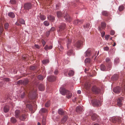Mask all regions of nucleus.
Here are the masks:
<instances>
[{
	"instance_id": "nucleus-1",
	"label": "nucleus",
	"mask_w": 125,
	"mask_h": 125,
	"mask_svg": "<svg viewBox=\"0 0 125 125\" xmlns=\"http://www.w3.org/2000/svg\"><path fill=\"white\" fill-rule=\"evenodd\" d=\"M25 92L23 93V94H21V98H23L24 96L27 94H28L29 96H30L33 93H35L36 90L35 89H33L32 88H31L29 86L27 87L25 89Z\"/></svg>"
},
{
	"instance_id": "nucleus-2",
	"label": "nucleus",
	"mask_w": 125,
	"mask_h": 125,
	"mask_svg": "<svg viewBox=\"0 0 125 125\" xmlns=\"http://www.w3.org/2000/svg\"><path fill=\"white\" fill-rule=\"evenodd\" d=\"M67 39L68 40V42L67 44V48L68 49H70L67 52V54L68 55H70L73 54V51L72 49V47L70 46V44L71 42V40L67 38Z\"/></svg>"
},
{
	"instance_id": "nucleus-3",
	"label": "nucleus",
	"mask_w": 125,
	"mask_h": 125,
	"mask_svg": "<svg viewBox=\"0 0 125 125\" xmlns=\"http://www.w3.org/2000/svg\"><path fill=\"white\" fill-rule=\"evenodd\" d=\"M92 103L94 106H99L101 105V102L96 98L92 100Z\"/></svg>"
},
{
	"instance_id": "nucleus-4",
	"label": "nucleus",
	"mask_w": 125,
	"mask_h": 125,
	"mask_svg": "<svg viewBox=\"0 0 125 125\" xmlns=\"http://www.w3.org/2000/svg\"><path fill=\"white\" fill-rule=\"evenodd\" d=\"M106 65L108 67L107 71H109L111 68V62L110 59L108 57L106 58L105 59Z\"/></svg>"
},
{
	"instance_id": "nucleus-5",
	"label": "nucleus",
	"mask_w": 125,
	"mask_h": 125,
	"mask_svg": "<svg viewBox=\"0 0 125 125\" xmlns=\"http://www.w3.org/2000/svg\"><path fill=\"white\" fill-rule=\"evenodd\" d=\"M64 17L66 21L67 22H70L72 20L71 18L66 12L65 15L64 16Z\"/></svg>"
},
{
	"instance_id": "nucleus-6",
	"label": "nucleus",
	"mask_w": 125,
	"mask_h": 125,
	"mask_svg": "<svg viewBox=\"0 0 125 125\" xmlns=\"http://www.w3.org/2000/svg\"><path fill=\"white\" fill-rule=\"evenodd\" d=\"M123 98L121 97L119 98L117 100V104L119 107L122 105V103L123 101Z\"/></svg>"
},
{
	"instance_id": "nucleus-7",
	"label": "nucleus",
	"mask_w": 125,
	"mask_h": 125,
	"mask_svg": "<svg viewBox=\"0 0 125 125\" xmlns=\"http://www.w3.org/2000/svg\"><path fill=\"white\" fill-rule=\"evenodd\" d=\"M61 93L62 95H65L67 93L68 91L66 90L64 88L61 87L60 89Z\"/></svg>"
},
{
	"instance_id": "nucleus-8",
	"label": "nucleus",
	"mask_w": 125,
	"mask_h": 125,
	"mask_svg": "<svg viewBox=\"0 0 125 125\" xmlns=\"http://www.w3.org/2000/svg\"><path fill=\"white\" fill-rule=\"evenodd\" d=\"M83 22V20H79L77 19L75 20L73 22V23L75 25H78L81 24Z\"/></svg>"
},
{
	"instance_id": "nucleus-9",
	"label": "nucleus",
	"mask_w": 125,
	"mask_h": 125,
	"mask_svg": "<svg viewBox=\"0 0 125 125\" xmlns=\"http://www.w3.org/2000/svg\"><path fill=\"white\" fill-rule=\"evenodd\" d=\"M93 92L95 94H98L100 91V90L96 86H94L92 89Z\"/></svg>"
},
{
	"instance_id": "nucleus-10",
	"label": "nucleus",
	"mask_w": 125,
	"mask_h": 125,
	"mask_svg": "<svg viewBox=\"0 0 125 125\" xmlns=\"http://www.w3.org/2000/svg\"><path fill=\"white\" fill-rule=\"evenodd\" d=\"M91 26L89 23L85 24L83 25V27L86 31H88L90 28Z\"/></svg>"
},
{
	"instance_id": "nucleus-11",
	"label": "nucleus",
	"mask_w": 125,
	"mask_h": 125,
	"mask_svg": "<svg viewBox=\"0 0 125 125\" xmlns=\"http://www.w3.org/2000/svg\"><path fill=\"white\" fill-rule=\"evenodd\" d=\"M83 42L81 41H78L77 42L75 46L77 48H79L82 45Z\"/></svg>"
},
{
	"instance_id": "nucleus-12",
	"label": "nucleus",
	"mask_w": 125,
	"mask_h": 125,
	"mask_svg": "<svg viewBox=\"0 0 125 125\" xmlns=\"http://www.w3.org/2000/svg\"><path fill=\"white\" fill-rule=\"evenodd\" d=\"M56 77L53 76H50L48 77L47 80L49 82H52L55 81L56 80Z\"/></svg>"
},
{
	"instance_id": "nucleus-13",
	"label": "nucleus",
	"mask_w": 125,
	"mask_h": 125,
	"mask_svg": "<svg viewBox=\"0 0 125 125\" xmlns=\"http://www.w3.org/2000/svg\"><path fill=\"white\" fill-rule=\"evenodd\" d=\"M121 90V88L119 86L113 89V92L115 93L118 94L120 93Z\"/></svg>"
},
{
	"instance_id": "nucleus-14",
	"label": "nucleus",
	"mask_w": 125,
	"mask_h": 125,
	"mask_svg": "<svg viewBox=\"0 0 125 125\" xmlns=\"http://www.w3.org/2000/svg\"><path fill=\"white\" fill-rule=\"evenodd\" d=\"M106 25L105 23L104 22H102L101 24V27H99V29L100 31H102V29H104L106 27Z\"/></svg>"
},
{
	"instance_id": "nucleus-15",
	"label": "nucleus",
	"mask_w": 125,
	"mask_h": 125,
	"mask_svg": "<svg viewBox=\"0 0 125 125\" xmlns=\"http://www.w3.org/2000/svg\"><path fill=\"white\" fill-rule=\"evenodd\" d=\"M66 26V24L65 23H61L59 27V31L60 32L64 30Z\"/></svg>"
},
{
	"instance_id": "nucleus-16",
	"label": "nucleus",
	"mask_w": 125,
	"mask_h": 125,
	"mask_svg": "<svg viewBox=\"0 0 125 125\" xmlns=\"http://www.w3.org/2000/svg\"><path fill=\"white\" fill-rule=\"evenodd\" d=\"M21 113L20 111L18 110H16L15 112V115L17 118H19L20 115L21 114Z\"/></svg>"
},
{
	"instance_id": "nucleus-17",
	"label": "nucleus",
	"mask_w": 125,
	"mask_h": 125,
	"mask_svg": "<svg viewBox=\"0 0 125 125\" xmlns=\"http://www.w3.org/2000/svg\"><path fill=\"white\" fill-rule=\"evenodd\" d=\"M24 8H30L33 7L32 4L30 3H25L24 6Z\"/></svg>"
},
{
	"instance_id": "nucleus-18",
	"label": "nucleus",
	"mask_w": 125,
	"mask_h": 125,
	"mask_svg": "<svg viewBox=\"0 0 125 125\" xmlns=\"http://www.w3.org/2000/svg\"><path fill=\"white\" fill-rule=\"evenodd\" d=\"M76 111L77 112L80 113L82 111V108L81 106H78L76 107Z\"/></svg>"
},
{
	"instance_id": "nucleus-19",
	"label": "nucleus",
	"mask_w": 125,
	"mask_h": 125,
	"mask_svg": "<svg viewBox=\"0 0 125 125\" xmlns=\"http://www.w3.org/2000/svg\"><path fill=\"white\" fill-rule=\"evenodd\" d=\"M9 106L8 105H6L4 107L3 110L4 112L5 113H7L9 110Z\"/></svg>"
},
{
	"instance_id": "nucleus-20",
	"label": "nucleus",
	"mask_w": 125,
	"mask_h": 125,
	"mask_svg": "<svg viewBox=\"0 0 125 125\" xmlns=\"http://www.w3.org/2000/svg\"><path fill=\"white\" fill-rule=\"evenodd\" d=\"M21 115H20L19 117V118L21 120H24L26 118V116L24 114H21Z\"/></svg>"
},
{
	"instance_id": "nucleus-21",
	"label": "nucleus",
	"mask_w": 125,
	"mask_h": 125,
	"mask_svg": "<svg viewBox=\"0 0 125 125\" xmlns=\"http://www.w3.org/2000/svg\"><path fill=\"white\" fill-rule=\"evenodd\" d=\"M98 118V116L96 114H94L92 116V119L93 120H96Z\"/></svg>"
},
{
	"instance_id": "nucleus-22",
	"label": "nucleus",
	"mask_w": 125,
	"mask_h": 125,
	"mask_svg": "<svg viewBox=\"0 0 125 125\" xmlns=\"http://www.w3.org/2000/svg\"><path fill=\"white\" fill-rule=\"evenodd\" d=\"M66 94V97L67 98L69 99L71 98L72 96V94L70 92L68 91Z\"/></svg>"
},
{
	"instance_id": "nucleus-23",
	"label": "nucleus",
	"mask_w": 125,
	"mask_h": 125,
	"mask_svg": "<svg viewBox=\"0 0 125 125\" xmlns=\"http://www.w3.org/2000/svg\"><path fill=\"white\" fill-rule=\"evenodd\" d=\"M39 89L41 91H43L44 90V87L42 84H40L39 86Z\"/></svg>"
},
{
	"instance_id": "nucleus-24",
	"label": "nucleus",
	"mask_w": 125,
	"mask_h": 125,
	"mask_svg": "<svg viewBox=\"0 0 125 125\" xmlns=\"http://www.w3.org/2000/svg\"><path fill=\"white\" fill-rule=\"evenodd\" d=\"M47 18L49 20L52 22L53 21L55 20L54 17L51 15L48 16L47 17Z\"/></svg>"
},
{
	"instance_id": "nucleus-25",
	"label": "nucleus",
	"mask_w": 125,
	"mask_h": 125,
	"mask_svg": "<svg viewBox=\"0 0 125 125\" xmlns=\"http://www.w3.org/2000/svg\"><path fill=\"white\" fill-rule=\"evenodd\" d=\"M90 84L88 82H86L84 85V88L86 90H88L90 88Z\"/></svg>"
},
{
	"instance_id": "nucleus-26",
	"label": "nucleus",
	"mask_w": 125,
	"mask_h": 125,
	"mask_svg": "<svg viewBox=\"0 0 125 125\" xmlns=\"http://www.w3.org/2000/svg\"><path fill=\"white\" fill-rule=\"evenodd\" d=\"M58 112L59 114L61 115H63L65 114V112L62 109H60L58 110Z\"/></svg>"
},
{
	"instance_id": "nucleus-27",
	"label": "nucleus",
	"mask_w": 125,
	"mask_h": 125,
	"mask_svg": "<svg viewBox=\"0 0 125 125\" xmlns=\"http://www.w3.org/2000/svg\"><path fill=\"white\" fill-rule=\"evenodd\" d=\"M67 119V116H64L62 119L61 124L63 123L66 121Z\"/></svg>"
},
{
	"instance_id": "nucleus-28",
	"label": "nucleus",
	"mask_w": 125,
	"mask_h": 125,
	"mask_svg": "<svg viewBox=\"0 0 125 125\" xmlns=\"http://www.w3.org/2000/svg\"><path fill=\"white\" fill-rule=\"evenodd\" d=\"M52 46L51 45L49 46L48 45H46L44 47V48L45 50L47 51L51 49L52 48Z\"/></svg>"
},
{
	"instance_id": "nucleus-29",
	"label": "nucleus",
	"mask_w": 125,
	"mask_h": 125,
	"mask_svg": "<svg viewBox=\"0 0 125 125\" xmlns=\"http://www.w3.org/2000/svg\"><path fill=\"white\" fill-rule=\"evenodd\" d=\"M26 107L29 109L32 112L33 111V108L32 105L29 104H28L26 105Z\"/></svg>"
},
{
	"instance_id": "nucleus-30",
	"label": "nucleus",
	"mask_w": 125,
	"mask_h": 125,
	"mask_svg": "<svg viewBox=\"0 0 125 125\" xmlns=\"http://www.w3.org/2000/svg\"><path fill=\"white\" fill-rule=\"evenodd\" d=\"M91 51L90 50H88L85 52V55L86 56H90L91 54Z\"/></svg>"
},
{
	"instance_id": "nucleus-31",
	"label": "nucleus",
	"mask_w": 125,
	"mask_h": 125,
	"mask_svg": "<svg viewBox=\"0 0 125 125\" xmlns=\"http://www.w3.org/2000/svg\"><path fill=\"white\" fill-rule=\"evenodd\" d=\"M57 15L58 17H62L64 15L63 14L61 13V12L60 11L57 12Z\"/></svg>"
},
{
	"instance_id": "nucleus-32",
	"label": "nucleus",
	"mask_w": 125,
	"mask_h": 125,
	"mask_svg": "<svg viewBox=\"0 0 125 125\" xmlns=\"http://www.w3.org/2000/svg\"><path fill=\"white\" fill-rule=\"evenodd\" d=\"M11 122L12 123H15L17 122V120L14 117H12L10 118Z\"/></svg>"
},
{
	"instance_id": "nucleus-33",
	"label": "nucleus",
	"mask_w": 125,
	"mask_h": 125,
	"mask_svg": "<svg viewBox=\"0 0 125 125\" xmlns=\"http://www.w3.org/2000/svg\"><path fill=\"white\" fill-rule=\"evenodd\" d=\"M8 16L12 18H14L15 15L14 13L12 12H10L8 14Z\"/></svg>"
},
{
	"instance_id": "nucleus-34",
	"label": "nucleus",
	"mask_w": 125,
	"mask_h": 125,
	"mask_svg": "<svg viewBox=\"0 0 125 125\" xmlns=\"http://www.w3.org/2000/svg\"><path fill=\"white\" fill-rule=\"evenodd\" d=\"M100 69L101 70L103 71L106 70L105 66L103 64H102L100 66Z\"/></svg>"
},
{
	"instance_id": "nucleus-35",
	"label": "nucleus",
	"mask_w": 125,
	"mask_h": 125,
	"mask_svg": "<svg viewBox=\"0 0 125 125\" xmlns=\"http://www.w3.org/2000/svg\"><path fill=\"white\" fill-rule=\"evenodd\" d=\"M40 18L41 20H44L45 19L46 17L45 16L43 15H40Z\"/></svg>"
},
{
	"instance_id": "nucleus-36",
	"label": "nucleus",
	"mask_w": 125,
	"mask_h": 125,
	"mask_svg": "<svg viewBox=\"0 0 125 125\" xmlns=\"http://www.w3.org/2000/svg\"><path fill=\"white\" fill-rule=\"evenodd\" d=\"M74 72L72 70H71L68 73V75L69 76H72L74 74Z\"/></svg>"
},
{
	"instance_id": "nucleus-37",
	"label": "nucleus",
	"mask_w": 125,
	"mask_h": 125,
	"mask_svg": "<svg viewBox=\"0 0 125 125\" xmlns=\"http://www.w3.org/2000/svg\"><path fill=\"white\" fill-rule=\"evenodd\" d=\"M46 121V118L45 117H43L42 120V125H45Z\"/></svg>"
},
{
	"instance_id": "nucleus-38",
	"label": "nucleus",
	"mask_w": 125,
	"mask_h": 125,
	"mask_svg": "<svg viewBox=\"0 0 125 125\" xmlns=\"http://www.w3.org/2000/svg\"><path fill=\"white\" fill-rule=\"evenodd\" d=\"M37 78L39 80L42 81V80L44 78L43 76L40 75H39L38 76Z\"/></svg>"
},
{
	"instance_id": "nucleus-39",
	"label": "nucleus",
	"mask_w": 125,
	"mask_h": 125,
	"mask_svg": "<svg viewBox=\"0 0 125 125\" xmlns=\"http://www.w3.org/2000/svg\"><path fill=\"white\" fill-rule=\"evenodd\" d=\"M90 58H87L85 60L84 62L85 63H90Z\"/></svg>"
},
{
	"instance_id": "nucleus-40",
	"label": "nucleus",
	"mask_w": 125,
	"mask_h": 125,
	"mask_svg": "<svg viewBox=\"0 0 125 125\" xmlns=\"http://www.w3.org/2000/svg\"><path fill=\"white\" fill-rule=\"evenodd\" d=\"M19 22L21 24H24L25 23V21L23 19H20L18 20Z\"/></svg>"
},
{
	"instance_id": "nucleus-41",
	"label": "nucleus",
	"mask_w": 125,
	"mask_h": 125,
	"mask_svg": "<svg viewBox=\"0 0 125 125\" xmlns=\"http://www.w3.org/2000/svg\"><path fill=\"white\" fill-rule=\"evenodd\" d=\"M28 80H23L22 85H26L28 84Z\"/></svg>"
},
{
	"instance_id": "nucleus-42",
	"label": "nucleus",
	"mask_w": 125,
	"mask_h": 125,
	"mask_svg": "<svg viewBox=\"0 0 125 125\" xmlns=\"http://www.w3.org/2000/svg\"><path fill=\"white\" fill-rule=\"evenodd\" d=\"M117 117H113L112 118V121L113 123H115L117 122Z\"/></svg>"
},
{
	"instance_id": "nucleus-43",
	"label": "nucleus",
	"mask_w": 125,
	"mask_h": 125,
	"mask_svg": "<svg viewBox=\"0 0 125 125\" xmlns=\"http://www.w3.org/2000/svg\"><path fill=\"white\" fill-rule=\"evenodd\" d=\"M119 62V58H115L114 60V63L115 64H116L118 63Z\"/></svg>"
},
{
	"instance_id": "nucleus-44",
	"label": "nucleus",
	"mask_w": 125,
	"mask_h": 125,
	"mask_svg": "<svg viewBox=\"0 0 125 125\" xmlns=\"http://www.w3.org/2000/svg\"><path fill=\"white\" fill-rule=\"evenodd\" d=\"M102 14L103 15L107 16L108 15V12L106 11H103L102 12Z\"/></svg>"
},
{
	"instance_id": "nucleus-45",
	"label": "nucleus",
	"mask_w": 125,
	"mask_h": 125,
	"mask_svg": "<svg viewBox=\"0 0 125 125\" xmlns=\"http://www.w3.org/2000/svg\"><path fill=\"white\" fill-rule=\"evenodd\" d=\"M42 62L44 64H45L48 63L49 61L48 60L46 59L43 60Z\"/></svg>"
},
{
	"instance_id": "nucleus-46",
	"label": "nucleus",
	"mask_w": 125,
	"mask_h": 125,
	"mask_svg": "<svg viewBox=\"0 0 125 125\" xmlns=\"http://www.w3.org/2000/svg\"><path fill=\"white\" fill-rule=\"evenodd\" d=\"M44 25L46 26H48L49 25V22L47 21H45L44 22Z\"/></svg>"
},
{
	"instance_id": "nucleus-47",
	"label": "nucleus",
	"mask_w": 125,
	"mask_h": 125,
	"mask_svg": "<svg viewBox=\"0 0 125 125\" xmlns=\"http://www.w3.org/2000/svg\"><path fill=\"white\" fill-rule=\"evenodd\" d=\"M9 26V24L8 23H6L4 25V27L5 29H7Z\"/></svg>"
},
{
	"instance_id": "nucleus-48",
	"label": "nucleus",
	"mask_w": 125,
	"mask_h": 125,
	"mask_svg": "<svg viewBox=\"0 0 125 125\" xmlns=\"http://www.w3.org/2000/svg\"><path fill=\"white\" fill-rule=\"evenodd\" d=\"M23 80H20L17 82V83L19 84L22 85Z\"/></svg>"
},
{
	"instance_id": "nucleus-49",
	"label": "nucleus",
	"mask_w": 125,
	"mask_h": 125,
	"mask_svg": "<svg viewBox=\"0 0 125 125\" xmlns=\"http://www.w3.org/2000/svg\"><path fill=\"white\" fill-rule=\"evenodd\" d=\"M50 104V102L49 101H48L45 104V106L46 107H49Z\"/></svg>"
},
{
	"instance_id": "nucleus-50",
	"label": "nucleus",
	"mask_w": 125,
	"mask_h": 125,
	"mask_svg": "<svg viewBox=\"0 0 125 125\" xmlns=\"http://www.w3.org/2000/svg\"><path fill=\"white\" fill-rule=\"evenodd\" d=\"M41 110L42 113H46L47 112V110L45 108H42Z\"/></svg>"
},
{
	"instance_id": "nucleus-51",
	"label": "nucleus",
	"mask_w": 125,
	"mask_h": 125,
	"mask_svg": "<svg viewBox=\"0 0 125 125\" xmlns=\"http://www.w3.org/2000/svg\"><path fill=\"white\" fill-rule=\"evenodd\" d=\"M10 2L11 4H15L16 3V1L15 0H10Z\"/></svg>"
},
{
	"instance_id": "nucleus-52",
	"label": "nucleus",
	"mask_w": 125,
	"mask_h": 125,
	"mask_svg": "<svg viewBox=\"0 0 125 125\" xmlns=\"http://www.w3.org/2000/svg\"><path fill=\"white\" fill-rule=\"evenodd\" d=\"M117 122L119 123H121L122 121V119L120 117H117Z\"/></svg>"
},
{
	"instance_id": "nucleus-53",
	"label": "nucleus",
	"mask_w": 125,
	"mask_h": 125,
	"mask_svg": "<svg viewBox=\"0 0 125 125\" xmlns=\"http://www.w3.org/2000/svg\"><path fill=\"white\" fill-rule=\"evenodd\" d=\"M36 68V67L35 66H31L30 67V69L32 70H34Z\"/></svg>"
},
{
	"instance_id": "nucleus-54",
	"label": "nucleus",
	"mask_w": 125,
	"mask_h": 125,
	"mask_svg": "<svg viewBox=\"0 0 125 125\" xmlns=\"http://www.w3.org/2000/svg\"><path fill=\"white\" fill-rule=\"evenodd\" d=\"M58 49L60 51H61L63 50V47L61 46H59L58 47Z\"/></svg>"
},
{
	"instance_id": "nucleus-55",
	"label": "nucleus",
	"mask_w": 125,
	"mask_h": 125,
	"mask_svg": "<svg viewBox=\"0 0 125 125\" xmlns=\"http://www.w3.org/2000/svg\"><path fill=\"white\" fill-rule=\"evenodd\" d=\"M114 78V80H116L118 78V76L117 74H115L113 76V77Z\"/></svg>"
},
{
	"instance_id": "nucleus-56",
	"label": "nucleus",
	"mask_w": 125,
	"mask_h": 125,
	"mask_svg": "<svg viewBox=\"0 0 125 125\" xmlns=\"http://www.w3.org/2000/svg\"><path fill=\"white\" fill-rule=\"evenodd\" d=\"M50 33V31H48L46 32V36L48 37Z\"/></svg>"
},
{
	"instance_id": "nucleus-57",
	"label": "nucleus",
	"mask_w": 125,
	"mask_h": 125,
	"mask_svg": "<svg viewBox=\"0 0 125 125\" xmlns=\"http://www.w3.org/2000/svg\"><path fill=\"white\" fill-rule=\"evenodd\" d=\"M110 36V35H106L105 36V39L107 40H108Z\"/></svg>"
},
{
	"instance_id": "nucleus-58",
	"label": "nucleus",
	"mask_w": 125,
	"mask_h": 125,
	"mask_svg": "<svg viewBox=\"0 0 125 125\" xmlns=\"http://www.w3.org/2000/svg\"><path fill=\"white\" fill-rule=\"evenodd\" d=\"M42 44L43 46H44L46 43L43 40H42Z\"/></svg>"
},
{
	"instance_id": "nucleus-59",
	"label": "nucleus",
	"mask_w": 125,
	"mask_h": 125,
	"mask_svg": "<svg viewBox=\"0 0 125 125\" xmlns=\"http://www.w3.org/2000/svg\"><path fill=\"white\" fill-rule=\"evenodd\" d=\"M115 33V31L112 30L110 32V34L111 35H114Z\"/></svg>"
},
{
	"instance_id": "nucleus-60",
	"label": "nucleus",
	"mask_w": 125,
	"mask_h": 125,
	"mask_svg": "<svg viewBox=\"0 0 125 125\" xmlns=\"http://www.w3.org/2000/svg\"><path fill=\"white\" fill-rule=\"evenodd\" d=\"M55 30V28L54 27H52L50 29L49 31H54Z\"/></svg>"
},
{
	"instance_id": "nucleus-61",
	"label": "nucleus",
	"mask_w": 125,
	"mask_h": 125,
	"mask_svg": "<svg viewBox=\"0 0 125 125\" xmlns=\"http://www.w3.org/2000/svg\"><path fill=\"white\" fill-rule=\"evenodd\" d=\"M109 49V47L108 46H106L104 48V50L105 51H107Z\"/></svg>"
},
{
	"instance_id": "nucleus-62",
	"label": "nucleus",
	"mask_w": 125,
	"mask_h": 125,
	"mask_svg": "<svg viewBox=\"0 0 125 125\" xmlns=\"http://www.w3.org/2000/svg\"><path fill=\"white\" fill-rule=\"evenodd\" d=\"M58 73V71L57 69L54 72V74L55 75L57 74Z\"/></svg>"
},
{
	"instance_id": "nucleus-63",
	"label": "nucleus",
	"mask_w": 125,
	"mask_h": 125,
	"mask_svg": "<svg viewBox=\"0 0 125 125\" xmlns=\"http://www.w3.org/2000/svg\"><path fill=\"white\" fill-rule=\"evenodd\" d=\"M105 33L104 32L102 31L101 33L102 36V37H104L105 35Z\"/></svg>"
},
{
	"instance_id": "nucleus-64",
	"label": "nucleus",
	"mask_w": 125,
	"mask_h": 125,
	"mask_svg": "<svg viewBox=\"0 0 125 125\" xmlns=\"http://www.w3.org/2000/svg\"><path fill=\"white\" fill-rule=\"evenodd\" d=\"M122 88L123 89V92H125V84L124 85H123L122 86Z\"/></svg>"
}]
</instances>
